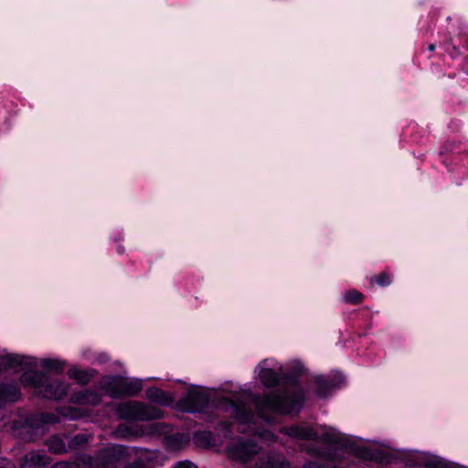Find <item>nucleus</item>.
Listing matches in <instances>:
<instances>
[{"label": "nucleus", "mask_w": 468, "mask_h": 468, "mask_svg": "<svg viewBox=\"0 0 468 468\" xmlns=\"http://www.w3.org/2000/svg\"><path fill=\"white\" fill-rule=\"evenodd\" d=\"M110 239L115 242L119 243L122 242L124 239V232L122 229H115L112 232Z\"/></svg>", "instance_id": "c756f323"}, {"label": "nucleus", "mask_w": 468, "mask_h": 468, "mask_svg": "<svg viewBox=\"0 0 468 468\" xmlns=\"http://www.w3.org/2000/svg\"><path fill=\"white\" fill-rule=\"evenodd\" d=\"M434 48H435V46H434L433 44H431V45H429V47H428V49H429L430 51H433V50H434Z\"/></svg>", "instance_id": "4c0bfd02"}, {"label": "nucleus", "mask_w": 468, "mask_h": 468, "mask_svg": "<svg viewBox=\"0 0 468 468\" xmlns=\"http://www.w3.org/2000/svg\"><path fill=\"white\" fill-rule=\"evenodd\" d=\"M190 441L187 433H175L165 438V446L169 451H178Z\"/></svg>", "instance_id": "412c9836"}, {"label": "nucleus", "mask_w": 468, "mask_h": 468, "mask_svg": "<svg viewBox=\"0 0 468 468\" xmlns=\"http://www.w3.org/2000/svg\"><path fill=\"white\" fill-rule=\"evenodd\" d=\"M375 282L382 287L388 286L392 282L391 276L387 272H382L374 278Z\"/></svg>", "instance_id": "bb28decb"}, {"label": "nucleus", "mask_w": 468, "mask_h": 468, "mask_svg": "<svg viewBox=\"0 0 468 468\" xmlns=\"http://www.w3.org/2000/svg\"><path fill=\"white\" fill-rule=\"evenodd\" d=\"M37 365L43 369V372L60 375L68 367V361L58 356L42 357L37 361Z\"/></svg>", "instance_id": "dca6fc26"}, {"label": "nucleus", "mask_w": 468, "mask_h": 468, "mask_svg": "<svg viewBox=\"0 0 468 468\" xmlns=\"http://www.w3.org/2000/svg\"><path fill=\"white\" fill-rule=\"evenodd\" d=\"M5 427V423H1V422H0V430H1V429H4Z\"/></svg>", "instance_id": "58836bf2"}, {"label": "nucleus", "mask_w": 468, "mask_h": 468, "mask_svg": "<svg viewBox=\"0 0 468 468\" xmlns=\"http://www.w3.org/2000/svg\"><path fill=\"white\" fill-rule=\"evenodd\" d=\"M21 387L16 380H0V410L22 399Z\"/></svg>", "instance_id": "9b49d317"}, {"label": "nucleus", "mask_w": 468, "mask_h": 468, "mask_svg": "<svg viewBox=\"0 0 468 468\" xmlns=\"http://www.w3.org/2000/svg\"><path fill=\"white\" fill-rule=\"evenodd\" d=\"M172 468H197L196 464H194L192 462L186 460L177 462L173 465Z\"/></svg>", "instance_id": "473e14b6"}, {"label": "nucleus", "mask_w": 468, "mask_h": 468, "mask_svg": "<svg viewBox=\"0 0 468 468\" xmlns=\"http://www.w3.org/2000/svg\"><path fill=\"white\" fill-rule=\"evenodd\" d=\"M364 298V294L355 289H350L341 293V300L346 303L358 304Z\"/></svg>", "instance_id": "393cba45"}, {"label": "nucleus", "mask_w": 468, "mask_h": 468, "mask_svg": "<svg viewBox=\"0 0 468 468\" xmlns=\"http://www.w3.org/2000/svg\"><path fill=\"white\" fill-rule=\"evenodd\" d=\"M144 384L141 378H130L122 376L121 381V398L135 397L143 389Z\"/></svg>", "instance_id": "a211bd4d"}, {"label": "nucleus", "mask_w": 468, "mask_h": 468, "mask_svg": "<svg viewBox=\"0 0 468 468\" xmlns=\"http://www.w3.org/2000/svg\"><path fill=\"white\" fill-rule=\"evenodd\" d=\"M116 252L120 255H122L125 252V248L122 244H121V242L117 243L116 245Z\"/></svg>", "instance_id": "c9c22d12"}, {"label": "nucleus", "mask_w": 468, "mask_h": 468, "mask_svg": "<svg viewBox=\"0 0 468 468\" xmlns=\"http://www.w3.org/2000/svg\"><path fill=\"white\" fill-rule=\"evenodd\" d=\"M81 357L86 360L87 362L92 364V360L96 355V351H93L92 349L89 347H85L81 349Z\"/></svg>", "instance_id": "c85d7f7f"}, {"label": "nucleus", "mask_w": 468, "mask_h": 468, "mask_svg": "<svg viewBox=\"0 0 468 468\" xmlns=\"http://www.w3.org/2000/svg\"><path fill=\"white\" fill-rule=\"evenodd\" d=\"M453 149L450 144H446L442 147L441 153L452 152Z\"/></svg>", "instance_id": "e433bc0d"}, {"label": "nucleus", "mask_w": 468, "mask_h": 468, "mask_svg": "<svg viewBox=\"0 0 468 468\" xmlns=\"http://www.w3.org/2000/svg\"><path fill=\"white\" fill-rule=\"evenodd\" d=\"M413 457L411 461L417 464V468H465L428 451L419 450Z\"/></svg>", "instance_id": "9d476101"}, {"label": "nucleus", "mask_w": 468, "mask_h": 468, "mask_svg": "<svg viewBox=\"0 0 468 468\" xmlns=\"http://www.w3.org/2000/svg\"><path fill=\"white\" fill-rule=\"evenodd\" d=\"M123 468H147V465L142 459H137L133 463H127Z\"/></svg>", "instance_id": "2f4dec72"}, {"label": "nucleus", "mask_w": 468, "mask_h": 468, "mask_svg": "<svg viewBox=\"0 0 468 468\" xmlns=\"http://www.w3.org/2000/svg\"><path fill=\"white\" fill-rule=\"evenodd\" d=\"M146 398L153 403L168 407L175 402V395L159 388L152 387L145 391Z\"/></svg>", "instance_id": "2eb2a0df"}, {"label": "nucleus", "mask_w": 468, "mask_h": 468, "mask_svg": "<svg viewBox=\"0 0 468 468\" xmlns=\"http://www.w3.org/2000/svg\"><path fill=\"white\" fill-rule=\"evenodd\" d=\"M466 64L468 65V58L465 59Z\"/></svg>", "instance_id": "ea45409f"}, {"label": "nucleus", "mask_w": 468, "mask_h": 468, "mask_svg": "<svg viewBox=\"0 0 468 468\" xmlns=\"http://www.w3.org/2000/svg\"><path fill=\"white\" fill-rule=\"evenodd\" d=\"M121 375L103 376L98 382V387L112 399L121 398Z\"/></svg>", "instance_id": "f8f14e48"}, {"label": "nucleus", "mask_w": 468, "mask_h": 468, "mask_svg": "<svg viewBox=\"0 0 468 468\" xmlns=\"http://www.w3.org/2000/svg\"><path fill=\"white\" fill-rule=\"evenodd\" d=\"M280 432L297 442L302 452L326 463L309 460L303 468H346L350 456L365 463L390 468H417L411 461L416 449H391L388 443L370 441L358 443V438L341 432L335 427H317L308 422L294 423L280 429Z\"/></svg>", "instance_id": "f257e3e1"}, {"label": "nucleus", "mask_w": 468, "mask_h": 468, "mask_svg": "<svg viewBox=\"0 0 468 468\" xmlns=\"http://www.w3.org/2000/svg\"><path fill=\"white\" fill-rule=\"evenodd\" d=\"M255 410L257 409L255 408ZM252 414L254 415V419L250 423V426L255 427L256 429H251L245 433L253 435V438L238 437L228 448L229 456L242 463L251 462L255 456L261 452V446L258 443L256 438L267 445L273 444L279 440V437L276 434L261 426L259 423V420H261L267 424H273L276 421L275 416L278 414L267 413V416L272 418V422L267 421L259 414L258 410H256V412L252 411ZM239 432L242 433L241 431Z\"/></svg>", "instance_id": "423d86ee"}, {"label": "nucleus", "mask_w": 468, "mask_h": 468, "mask_svg": "<svg viewBox=\"0 0 468 468\" xmlns=\"http://www.w3.org/2000/svg\"><path fill=\"white\" fill-rule=\"evenodd\" d=\"M286 369L284 385L278 390H272L264 395L254 394L251 391L250 399L254 403L259 414L267 421H273L271 417L267 416V413L278 415L298 413L309 393L321 399L325 398L334 388L340 387L344 381V377L340 373L333 374L330 377L311 376L307 380L310 390L305 391L297 380V378L306 371L303 362L297 359L292 360L287 364Z\"/></svg>", "instance_id": "f03ea898"}, {"label": "nucleus", "mask_w": 468, "mask_h": 468, "mask_svg": "<svg viewBox=\"0 0 468 468\" xmlns=\"http://www.w3.org/2000/svg\"><path fill=\"white\" fill-rule=\"evenodd\" d=\"M231 399L223 396L212 397L209 391L200 386L186 385L185 394L177 400L176 409L182 412L200 414L208 422H214L226 416L233 418L238 431L246 432L251 429L254 419L252 410L245 403L251 395V385H237L231 389H225Z\"/></svg>", "instance_id": "7ed1b4c3"}, {"label": "nucleus", "mask_w": 468, "mask_h": 468, "mask_svg": "<svg viewBox=\"0 0 468 468\" xmlns=\"http://www.w3.org/2000/svg\"><path fill=\"white\" fill-rule=\"evenodd\" d=\"M51 468H79V465L74 462H58L53 464Z\"/></svg>", "instance_id": "7c9ffc66"}, {"label": "nucleus", "mask_w": 468, "mask_h": 468, "mask_svg": "<svg viewBox=\"0 0 468 468\" xmlns=\"http://www.w3.org/2000/svg\"><path fill=\"white\" fill-rule=\"evenodd\" d=\"M102 396L95 389L86 388L71 394L70 401L78 405L97 406L101 403Z\"/></svg>", "instance_id": "4468645a"}, {"label": "nucleus", "mask_w": 468, "mask_h": 468, "mask_svg": "<svg viewBox=\"0 0 468 468\" xmlns=\"http://www.w3.org/2000/svg\"><path fill=\"white\" fill-rule=\"evenodd\" d=\"M108 415L106 409L95 411L93 410L64 406L58 407L52 412L20 414L16 420L12 421L11 429L22 439L34 441L46 431L48 425L59 422L61 418L69 420L88 419L91 422L101 423Z\"/></svg>", "instance_id": "39448f33"}, {"label": "nucleus", "mask_w": 468, "mask_h": 468, "mask_svg": "<svg viewBox=\"0 0 468 468\" xmlns=\"http://www.w3.org/2000/svg\"><path fill=\"white\" fill-rule=\"evenodd\" d=\"M110 360L109 356L104 352H96V355L92 360V365H102Z\"/></svg>", "instance_id": "cd10ccee"}, {"label": "nucleus", "mask_w": 468, "mask_h": 468, "mask_svg": "<svg viewBox=\"0 0 468 468\" xmlns=\"http://www.w3.org/2000/svg\"><path fill=\"white\" fill-rule=\"evenodd\" d=\"M131 448L112 444L98 451L95 456L83 454L80 461L88 468H118V463L130 456Z\"/></svg>", "instance_id": "6e6552de"}, {"label": "nucleus", "mask_w": 468, "mask_h": 468, "mask_svg": "<svg viewBox=\"0 0 468 468\" xmlns=\"http://www.w3.org/2000/svg\"><path fill=\"white\" fill-rule=\"evenodd\" d=\"M90 440H92L91 434L79 433V434L71 437L68 441L69 451L81 448L84 445H86Z\"/></svg>", "instance_id": "b1692460"}, {"label": "nucleus", "mask_w": 468, "mask_h": 468, "mask_svg": "<svg viewBox=\"0 0 468 468\" xmlns=\"http://www.w3.org/2000/svg\"><path fill=\"white\" fill-rule=\"evenodd\" d=\"M108 406L113 409L118 420L152 421L165 417V412L161 409L139 400L128 399L117 403L112 402Z\"/></svg>", "instance_id": "0eeeda50"}, {"label": "nucleus", "mask_w": 468, "mask_h": 468, "mask_svg": "<svg viewBox=\"0 0 468 468\" xmlns=\"http://www.w3.org/2000/svg\"><path fill=\"white\" fill-rule=\"evenodd\" d=\"M37 367L36 356L0 351V373L22 370L19 382L24 388L48 400H62L69 395L70 384L68 381L53 378Z\"/></svg>", "instance_id": "20e7f679"}, {"label": "nucleus", "mask_w": 468, "mask_h": 468, "mask_svg": "<svg viewBox=\"0 0 468 468\" xmlns=\"http://www.w3.org/2000/svg\"><path fill=\"white\" fill-rule=\"evenodd\" d=\"M0 468H16V465L5 458L0 459Z\"/></svg>", "instance_id": "f704fd0d"}, {"label": "nucleus", "mask_w": 468, "mask_h": 468, "mask_svg": "<svg viewBox=\"0 0 468 468\" xmlns=\"http://www.w3.org/2000/svg\"><path fill=\"white\" fill-rule=\"evenodd\" d=\"M51 459L43 452L33 451L27 453L21 463V468H44L49 464Z\"/></svg>", "instance_id": "f3484780"}, {"label": "nucleus", "mask_w": 468, "mask_h": 468, "mask_svg": "<svg viewBox=\"0 0 468 468\" xmlns=\"http://www.w3.org/2000/svg\"><path fill=\"white\" fill-rule=\"evenodd\" d=\"M171 431V427L164 422H154L147 425H140L142 437H160Z\"/></svg>", "instance_id": "aec40b11"}, {"label": "nucleus", "mask_w": 468, "mask_h": 468, "mask_svg": "<svg viewBox=\"0 0 468 468\" xmlns=\"http://www.w3.org/2000/svg\"><path fill=\"white\" fill-rule=\"evenodd\" d=\"M255 468H291V464L282 454L270 452L259 458Z\"/></svg>", "instance_id": "ddd939ff"}, {"label": "nucleus", "mask_w": 468, "mask_h": 468, "mask_svg": "<svg viewBox=\"0 0 468 468\" xmlns=\"http://www.w3.org/2000/svg\"><path fill=\"white\" fill-rule=\"evenodd\" d=\"M133 450H134L136 452V453L138 452H146V453H149L151 456L147 457V462L150 463L152 462L156 456H157V453L156 452H151L148 449L146 448H133Z\"/></svg>", "instance_id": "72a5a7b5"}, {"label": "nucleus", "mask_w": 468, "mask_h": 468, "mask_svg": "<svg viewBox=\"0 0 468 468\" xmlns=\"http://www.w3.org/2000/svg\"><path fill=\"white\" fill-rule=\"evenodd\" d=\"M48 452L54 454H62L69 451L68 442L59 435L50 436L45 442Z\"/></svg>", "instance_id": "5701e85b"}, {"label": "nucleus", "mask_w": 468, "mask_h": 468, "mask_svg": "<svg viewBox=\"0 0 468 468\" xmlns=\"http://www.w3.org/2000/svg\"><path fill=\"white\" fill-rule=\"evenodd\" d=\"M113 436L117 439L130 440L141 438L140 425L120 423L113 431Z\"/></svg>", "instance_id": "6ab92c4d"}, {"label": "nucleus", "mask_w": 468, "mask_h": 468, "mask_svg": "<svg viewBox=\"0 0 468 468\" xmlns=\"http://www.w3.org/2000/svg\"><path fill=\"white\" fill-rule=\"evenodd\" d=\"M194 441L197 445L207 448L213 444L214 436L210 431H201L195 433Z\"/></svg>", "instance_id": "a878e982"}, {"label": "nucleus", "mask_w": 468, "mask_h": 468, "mask_svg": "<svg viewBox=\"0 0 468 468\" xmlns=\"http://www.w3.org/2000/svg\"><path fill=\"white\" fill-rule=\"evenodd\" d=\"M254 378L266 388L278 390L284 385L285 370L274 357L262 359L254 368Z\"/></svg>", "instance_id": "1a4fd4ad"}, {"label": "nucleus", "mask_w": 468, "mask_h": 468, "mask_svg": "<svg viewBox=\"0 0 468 468\" xmlns=\"http://www.w3.org/2000/svg\"><path fill=\"white\" fill-rule=\"evenodd\" d=\"M95 371L92 369H80L76 367H71L68 371L69 378L76 380L80 385L88 384L94 377Z\"/></svg>", "instance_id": "4be33fe9"}]
</instances>
